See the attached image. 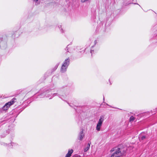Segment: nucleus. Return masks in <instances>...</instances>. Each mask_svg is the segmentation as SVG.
<instances>
[{
    "instance_id": "1",
    "label": "nucleus",
    "mask_w": 157,
    "mask_h": 157,
    "mask_svg": "<svg viewBox=\"0 0 157 157\" xmlns=\"http://www.w3.org/2000/svg\"><path fill=\"white\" fill-rule=\"evenodd\" d=\"M125 151H123L122 149L118 148L117 150L111 155L110 157H120L124 154Z\"/></svg>"
},
{
    "instance_id": "2",
    "label": "nucleus",
    "mask_w": 157,
    "mask_h": 157,
    "mask_svg": "<svg viewBox=\"0 0 157 157\" xmlns=\"http://www.w3.org/2000/svg\"><path fill=\"white\" fill-rule=\"evenodd\" d=\"M104 120V116H101L100 117L96 128V130L97 131H99L100 130L101 127L102 126Z\"/></svg>"
},
{
    "instance_id": "3",
    "label": "nucleus",
    "mask_w": 157,
    "mask_h": 157,
    "mask_svg": "<svg viewBox=\"0 0 157 157\" xmlns=\"http://www.w3.org/2000/svg\"><path fill=\"white\" fill-rule=\"evenodd\" d=\"M16 99H13L10 101L6 103L5 105L3 107V109L4 110H7V109L10 107V106L13 105L14 102V100Z\"/></svg>"
},
{
    "instance_id": "4",
    "label": "nucleus",
    "mask_w": 157,
    "mask_h": 157,
    "mask_svg": "<svg viewBox=\"0 0 157 157\" xmlns=\"http://www.w3.org/2000/svg\"><path fill=\"white\" fill-rule=\"evenodd\" d=\"M84 136V135L83 133V130L81 131L79 133V139L80 140H82Z\"/></svg>"
},
{
    "instance_id": "5",
    "label": "nucleus",
    "mask_w": 157,
    "mask_h": 157,
    "mask_svg": "<svg viewBox=\"0 0 157 157\" xmlns=\"http://www.w3.org/2000/svg\"><path fill=\"white\" fill-rule=\"evenodd\" d=\"M69 58L67 59L64 61L62 65H63L64 66L67 67L69 64Z\"/></svg>"
},
{
    "instance_id": "6",
    "label": "nucleus",
    "mask_w": 157,
    "mask_h": 157,
    "mask_svg": "<svg viewBox=\"0 0 157 157\" xmlns=\"http://www.w3.org/2000/svg\"><path fill=\"white\" fill-rule=\"evenodd\" d=\"M73 152V150L72 149H69L68 150V153L66 155L65 157H70L71 154Z\"/></svg>"
},
{
    "instance_id": "7",
    "label": "nucleus",
    "mask_w": 157,
    "mask_h": 157,
    "mask_svg": "<svg viewBox=\"0 0 157 157\" xmlns=\"http://www.w3.org/2000/svg\"><path fill=\"white\" fill-rule=\"evenodd\" d=\"M67 68V67L63 65H62L60 71L62 73L65 72L66 71Z\"/></svg>"
},
{
    "instance_id": "8",
    "label": "nucleus",
    "mask_w": 157,
    "mask_h": 157,
    "mask_svg": "<svg viewBox=\"0 0 157 157\" xmlns=\"http://www.w3.org/2000/svg\"><path fill=\"white\" fill-rule=\"evenodd\" d=\"M90 144V143H88V144L85 147L84 149V151L85 152L87 151L89 149Z\"/></svg>"
},
{
    "instance_id": "9",
    "label": "nucleus",
    "mask_w": 157,
    "mask_h": 157,
    "mask_svg": "<svg viewBox=\"0 0 157 157\" xmlns=\"http://www.w3.org/2000/svg\"><path fill=\"white\" fill-rule=\"evenodd\" d=\"M146 138V137L145 136H142L141 137H139L140 140H143Z\"/></svg>"
},
{
    "instance_id": "10",
    "label": "nucleus",
    "mask_w": 157,
    "mask_h": 157,
    "mask_svg": "<svg viewBox=\"0 0 157 157\" xmlns=\"http://www.w3.org/2000/svg\"><path fill=\"white\" fill-rule=\"evenodd\" d=\"M135 119V118L133 116H132L130 118V121H134Z\"/></svg>"
},
{
    "instance_id": "11",
    "label": "nucleus",
    "mask_w": 157,
    "mask_h": 157,
    "mask_svg": "<svg viewBox=\"0 0 157 157\" xmlns=\"http://www.w3.org/2000/svg\"><path fill=\"white\" fill-rule=\"evenodd\" d=\"M97 43V40H95L94 41V44L95 45Z\"/></svg>"
},
{
    "instance_id": "12",
    "label": "nucleus",
    "mask_w": 157,
    "mask_h": 157,
    "mask_svg": "<svg viewBox=\"0 0 157 157\" xmlns=\"http://www.w3.org/2000/svg\"><path fill=\"white\" fill-rule=\"evenodd\" d=\"M60 30H61V33H63V29L62 28H61Z\"/></svg>"
},
{
    "instance_id": "13",
    "label": "nucleus",
    "mask_w": 157,
    "mask_h": 157,
    "mask_svg": "<svg viewBox=\"0 0 157 157\" xmlns=\"http://www.w3.org/2000/svg\"><path fill=\"white\" fill-rule=\"evenodd\" d=\"M34 2H35L36 3H37L38 1V0H33Z\"/></svg>"
},
{
    "instance_id": "14",
    "label": "nucleus",
    "mask_w": 157,
    "mask_h": 157,
    "mask_svg": "<svg viewBox=\"0 0 157 157\" xmlns=\"http://www.w3.org/2000/svg\"><path fill=\"white\" fill-rule=\"evenodd\" d=\"M94 51L93 50H91L90 51V53L92 54L93 53V52Z\"/></svg>"
}]
</instances>
